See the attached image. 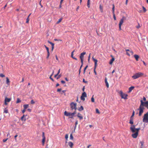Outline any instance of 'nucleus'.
Listing matches in <instances>:
<instances>
[{
	"mask_svg": "<svg viewBox=\"0 0 148 148\" xmlns=\"http://www.w3.org/2000/svg\"><path fill=\"white\" fill-rule=\"evenodd\" d=\"M10 101V99L8 98L7 97L5 98V105H7V102H9Z\"/></svg>",
	"mask_w": 148,
	"mask_h": 148,
	"instance_id": "14",
	"label": "nucleus"
},
{
	"mask_svg": "<svg viewBox=\"0 0 148 148\" xmlns=\"http://www.w3.org/2000/svg\"><path fill=\"white\" fill-rule=\"evenodd\" d=\"M134 86H131L129 88V91L128 93H130L132 90L134 88Z\"/></svg>",
	"mask_w": 148,
	"mask_h": 148,
	"instance_id": "16",
	"label": "nucleus"
},
{
	"mask_svg": "<svg viewBox=\"0 0 148 148\" xmlns=\"http://www.w3.org/2000/svg\"><path fill=\"white\" fill-rule=\"evenodd\" d=\"M143 122L148 123V112L146 114H145L143 119Z\"/></svg>",
	"mask_w": 148,
	"mask_h": 148,
	"instance_id": "6",
	"label": "nucleus"
},
{
	"mask_svg": "<svg viewBox=\"0 0 148 148\" xmlns=\"http://www.w3.org/2000/svg\"><path fill=\"white\" fill-rule=\"evenodd\" d=\"M29 18L27 17V19H26V23H29Z\"/></svg>",
	"mask_w": 148,
	"mask_h": 148,
	"instance_id": "37",
	"label": "nucleus"
},
{
	"mask_svg": "<svg viewBox=\"0 0 148 148\" xmlns=\"http://www.w3.org/2000/svg\"><path fill=\"white\" fill-rule=\"evenodd\" d=\"M129 123L130 124L132 125H133V124H134V122L133 121V118H130V120Z\"/></svg>",
	"mask_w": 148,
	"mask_h": 148,
	"instance_id": "20",
	"label": "nucleus"
},
{
	"mask_svg": "<svg viewBox=\"0 0 148 148\" xmlns=\"http://www.w3.org/2000/svg\"><path fill=\"white\" fill-rule=\"evenodd\" d=\"M27 110H28V111H29V112H31V109H29H29H27Z\"/></svg>",
	"mask_w": 148,
	"mask_h": 148,
	"instance_id": "64",
	"label": "nucleus"
},
{
	"mask_svg": "<svg viewBox=\"0 0 148 148\" xmlns=\"http://www.w3.org/2000/svg\"><path fill=\"white\" fill-rule=\"evenodd\" d=\"M134 57L137 61H138L139 56L138 55L136 54L134 55Z\"/></svg>",
	"mask_w": 148,
	"mask_h": 148,
	"instance_id": "19",
	"label": "nucleus"
},
{
	"mask_svg": "<svg viewBox=\"0 0 148 148\" xmlns=\"http://www.w3.org/2000/svg\"><path fill=\"white\" fill-rule=\"evenodd\" d=\"M17 136H18L17 135H16L14 137V138H15V140H16V138Z\"/></svg>",
	"mask_w": 148,
	"mask_h": 148,
	"instance_id": "61",
	"label": "nucleus"
},
{
	"mask_svg": "<svg viewBox=\"0 0 148 148\" xmlns=\"http://www.w3.org/2000/svg\"><path fill=\"white\" fill-rule=\"evenodd\" d=\"M26 111V109L24 108V109L22 111V112L24 113Z\"/></svg>",
	"mask_w": 148,
	"mask_h": 148,
	"instance_id": "53",
	"label": "nucleus"
},
{
	"mask_svg": "<svg viewBox=\"0 0 148 148\" xmlns=\"http://www.w3.org/2000/svg\"><path fill=\"white\" fill-rule=\"evenodd\" d=\"M105 83L106 87L108 88L109 87V84L108 83L107 81V78H106L105 79Z\"/></svg>",
	"mask_w": 148,
	"mask_h": 148,
	"instance_id": "18",
	"label": "nucleus"
},
{
	"mask_svg": "<svg viewBox=\"0 0 148 148\" xmlns=\"http://www.w3.org/2000/svg\"><path fill=\"white\" fill-rule=\"evenodd\" d=\"M140 104L138 110L139 111V115L141 116L143 112V110L144 109V106L145 107V105L148 104V101L144 102L142 100H140Z\"/></svg>",
	"mask_w": 148,
	"mask_h": 148,
	"instance_id": "2",
	"label": "nucleus"
},
{
	"mask_svg": "<svg viewBox=\"0 0 148 148\" xmlns=\"http://www.w3.org/2000/svg\"><path fill=\"white\" fill-rule=\"evenodd\" d=\"M140 143L141 144V146H140V147H143V144L144 143V142L143 141H140Z\"/></svg>",
	"mask_w": 148,
	"mask_h": 148,
	"instance_id": "27",
	"label": "nucleus"
},
{
	"mask_svg": "<svg viewBox=\"0 0 148 148\" xmlns=\"http://www.w3.org/2000/svg\"><path fill=\"white\" fill-rule=\"evenodd\" d=\"M113 15L114 20L115 21L116 20V18L114 13V14H113Z\"/></svg>",
	"mask_w": 148,
	"mask_h": 148,
	"instance_id": "41",
	"label": "nucleus"
},
{
	"mask_svg": "<svg viewBox=\"0 0 148 148\" xmlns=\"http://www.w3.org/2000/svg\"><path fill=\"white\" fill-rule=\"evenodd\" d=\"M25 116L24 114H23V115L21 117V119L22 121H24V117Z\"/></svg>",
	"mask_w": 148,
	"mask_h": 148,
	"instance_id": "32",
	"label": "nucleus"
},
{
	"mask_svg": "<svg viewBox=\"0 0 148 148\" xmlns=\"http://www.w3.org/2000/svg\"><path fill=\"white\" fill-rule=\"evenodd\" d=\"M61 82L63 84H64L65 83V81L64 80H62L61 81Z\"/></svg>",
	"mask_w": 148,
	"mask_h": 148,
	"instance_id": "56",
	"label": "nucleus"
},
{
	"mask_svg": "<svg viewBox=\"0 0 148 148\" xmlns=\"http://www.w3.org/2000/svg\"><path fill=\"white\" fill-rule=\"evenodd\" d=\"M96 112L98 114H100L99 111L98 109H96Z\"/></svg>",
	"mask_w": 148,
	"mask_h": 148,
	"instance_id": "43",
	"label": "nucleus"
},
{
	"mask_svg": "<svg viewBox=\"0 0 148 148\" xmlns=\"http://www.w3.org/2000/svg\"><path fill=\"white\" fill-rule=\"evenodd\" d=\"M77 116L79 118V119L80 120H82L83 119V117L82 116V115L79 113H78L77 114Z\"/></svg>",
	"mask_w": 148,
	"mask_h": 148,
	"instance_id": "15",
	"label": "nucleus"
},
{
	"mask_svg": "<svg viewBox=\"0 0 148 148\" xmlns=\"http://www.w3.org/2000/svg\"><path fill=\"white\" fill-rule=\"evenodd\" d=\"M48 42L50 44H51V45H52V46H54V43H53L52 42H50L49 41H48Z\"/></svg>",
	"mask_w": 148,
	"mask_h": 148,
	"instance_id": "33",
	"label": "nucleus"
},
{
	"mask_svg": "<svg viewBox=\"0 0 148 148\" xmlns=\"http://www.w3.org/2000/svg\"><path fill=\"white\" fill-rule=\"evenodd\" d=\"M46 49L47 51V52H49V48L47 47V48L46 47Z\"/></svg>",
	"mask_w": 148,
	"mask_h": 148,
	"instance_id": "58",
	"label": "nucleus"
},
{
	"mask_svg": "<svg viewBox=\"0 0 148 148\" xmlns=\"http://www.w3.org/2000/svg\"><path fill=\"white\" fill-rule=\"evenodd\" d=\"M69 145L70 146L71 148H72L73 146V143L71 142H69L68 143Z\"/></svg>",
	"mask_w": 148,
	"mask_h": 148,
	"instance_id": "17",
	"label": "nucleus"
},
{
	"mask_svg": "<svg viewBox=\"0 0 148 148\" xmlns=\"http://www.w3.org/2000/svg\"><path fill=\"white\" fill-rule=\"evenodd\" d=\"M88 65H87L84 68V72H83V73L84 74H85V72H86V69L88 68Z\"/></svg>",
	"mask_w": 148,
	"mask_h": 148,
	"instance_id": "28",
	"label": "nucleus"
},
{
	"mask_svg": "<svg viewBox=\"0 0 148 148\" xmlns=\"http://www.w3.org/2000/svg\"><path fill=\"white\" fill-rule=\"evenodd\" d=\"M73 138L72 134L71 133L70 135V139L71 140H73Z\"/></svg>",
	"mask_w": 148,
	"mask_h": 148,
	"instance_id": "29",
	"label": "nucleus"
},
{
	"mask_svg": "<svg viewBox=\"0 0 148 148\" xmlns=\"http://www.w3.org/2000/svg\"><path fill=\"white\" fill-rule=\"evenodd\" d=\"M78 110L80 111H82L84 110V108L82 106H81L78 109Z\"/></svg>",
	"mask_w": 148,
	"mask_h": 148,
	"instance_id": "23",
	"label": "nucleus"
},
{
	"mask_svg": "<svg viewBox=\"0 0 148 148\" xmlns=\"http://www.w3.org/2000/svg\"><path fill=\"white\" fill-rule=\"evenodd\" d=\"M144 74L141 72H138L135 73L133 76H132V77L134 79H136L142 76Z\"/></svg>",
	"mask_w": 148,
	"mask_h": 148,
	"instance_id": "3",
	"label": "nucleus"
},
{
	"mask_svg": "<svg viewBox=\"0 0 148 148\" xmlns=\"http://www.w3.org/2000/svg\"><path fill=\"white\" fill-rule=\"evenodd\" d=\"M92 59L95 62V64H94V73H95V75H97V73L96 71V69L97 68V63L98 62V60H97L95 59L93 57H92Z\"/></svg>",
	"mask_w": 148,
	"mask_h": 148,
	"instance_id": "4",
	"label": "nucleus"
},
{
	"mask_svg": "<svg viewBox=\"0 0 148 148\" xmlns=\"http://www.w3.org/2000/svg\"><path fill=\"white\" fill-rule=\"evenodd\" d=\"M99 8H100V10L101 11V12H103V9H102V7L101 6V5H100Z\"/></svg>",
	"mask_w": 148,
	"mask_h": 148,
	"instance_id": "35",
	"label": "nucleus"
},
{
	"mask_svg": "<svg viewBox=\"0 0 148 148\" xmlns=\"http://www.w3.org/2000/svg\"><path fill=\"white\" fill-rule=\"evenodd\" d=\"M8 138H6V139H3V142H6V141L7 140H8Z\"/></svg>",
	"mask_w": 148,
	"mask_h": 148,
	"instance_id": "51",
	"label": "nucleus"
},
{
	"mask_svg": "<svg viewBox=\"0 0 148 148\" xmlns=\"http://www.w3.org/2000/svg\"><path fill=\"white\" fill-rule=\"evenodd\" d=\"M74 51H75V50H74L71 53V57L72 58L74 57L73 56V53L74 52Z\"/></svg>",
	"mask_w": 148,
	"mask_h": 148,
	"instance_id": "36",
	"label": "nucleus"
},
{
	"mask_svg": "<svg viewBox=\"0 0 148 148\" xmlns=\"http://www.w3.org/2000/svg\"><path fill=\"white\" fill-rule=\"evenodd\" d=\"M123 18H124V17L120 21V22H119V29L120 30H121V26L122 24L123 23V21H124Z\"/></svg>",
	"mask_w": 148,
	"mask_h": 148,
	"instance_id": "13",
	"label": "nucleus"
},
{
	"mask_svg": "<svg viewBox=\"0 0 148 148\" xmlns=\"http://www.w3.org/2000/svg\"><path fill=\"white\" fill-rule=\"evenodd\" d=\"M143 100L144 101H145L146 100V99L145 97H143Z\"/></svg>",
	"mask_w": 148,
	"mask_h": 148,
	"instance_id": "57",
	"label": "nucleus"
},
{
	"mask_svg": "<svg viewBox=\"0 0 148 148\" xmlns=\"http://www.w3.org/2000/svg\"><path fill=\"white\" fill-rule=\"evenodd\" d=\"M130 129L131 132L133 133L132 134V137L134 138H136L138 134V132L140 130V128H135V125H131Z\"/></svg>",
	"mask_w": 148,
	"mask_h": 148,
	"instance_id": "1",
	"label": "nucleus"
},
{
	"mask_svg": "<svg viewBox=\"0 0 148 148\" xmlns=\"http://www.w3.org/2000/svg\"><path fill=\"white\" fill-rule=\"evenodd\" d=\"M49 55H50L49 52H47V57H46V58L47 59H48L49 58Z\"/></svg>",
	"mask_w": 148,
	"mask_h": 148,
	"instance_id": "38",
	"label": "nucleus"
},
{
	"mask_svg": "<svg viewBox=\"0 0 148 148\" xmlns=\"http://www.w3.org/2000/svg\"><path fill=\"white\" fill-rule=\"evenodd\" d=\"M68 138V135L67 134L65 135V138L66 139V140H67Z\"/></svg>",
	"mask_w": 148,
	"mask_h": 148,
	"instance_id": "45",
	"label": "nucleus"
},
{
	"mask_svg": "<svg viewBox=\"0 0 148 148\" xmlns=\"http://www.w3.org/2000/svg\"><path fill=\"white\" fill-rule=\"evenodd\" d=\"M143 8L144 12H146L147 11L146 9L143 6Z\"/></svg>",
	"mask_w": 148,
	"mask_h": 148,
	"instance_id": "46",
	"label": "nucleus"
},
{
	"mask_svg": "<svg viewBox=\"0 0 148 148\" xmlns=\"http://www.w3.org/2000/svg\"><path fill=\"white\" fill-rule=\"evenodd\" d=\"M140 25H139V24L138 23V26H136V28H137V29H139V28H140Z\"/></svg>",
	"mask_w": 148,
	"mask_h": 148,
	"instance_id": "48",
	"label": "nucleus"
},
{
	"mask_svg": "<svg viewBox=\"0 0 148 148\" xmlns=\"http://www.w3.org/2000/svg\"><path fill=\"white\" fill-rule=\"evenodd\" d=\"M114 60H115L114 58V57H112V59L110 60V62L109 64H112V63L113 61H114Z\"/></svg>",
	"mask_w": 148,
	"mask_h": 148,
	"instance_id": "21",
	"label": "nucleus"
},
{
	"mask_svg": "<svg viewBox=\"0 0 148 148\" xmlns=\"http://www.w3.org/2000/svg\"><path fill=\"white\" fill-rule=\"evenodd\" d=\"M126 51V54L129 56H130L131 55H132L134 54V52L132 50H130L129 49H126L125 50Z\"/></svg>",
	"mask_w": 148,
	"mask_h": 148,
	"instance_id": "9",
	"label": "nucleus"
},
{
	"mask_svg": "<svg viewBox=\"0 0 148 148\" xmlns=\"http://www.w3.org/2000/svg\"><path fill=\"white\" fill-rule=\"evenodd\" d=\"M87 4H90V0H88Z\"/></svg>",
	"mask_w": 148,
	"mask_h": 148,
	"instance_id": "60",
	"label": "nucleus"
},
{
	"mask_svg": "<svg viewBox=\"0 0 148 148\" xmlns=\"http://www.w3.org/2000/svg\"><path fill=\"white\" fill-rule=\"evenodd\" d=\"M5 76L2 73H1L0 74V77H5Z\"/></svg>",
	"mask_w": 148,
	"mask_h": 148,
	"instance_id": "39",
	"label": "nucleus"
},
{
	"mask_svg": "<svg viewBox=\"0 0 148 148\" xmlns=\"http://www.w3.org/2000/svg\"><path fill=\"white\" fill-rule=\"evenodd\" d=\"M112 5H113V7L112 8V13L113 14H114V13L115 6H114V4H113Z\"/></svg>",
	"mask_w": 148,
	"mask_h": 148,
	"instance_id": "25",
	"label": "nucleus"
},
{
	"mask_svg": "<svg viewBox=\"0 0 148 148\" xmlns=\"http://www.w3.org/2000/svg\"><path fill=\"white\" fill-rule=\"evenodd\" d=\"M120 94L122 98L123 99H127V97L128 96V95L127 94L123 93V92L121 91H120Z\"/></svg>",
	"mask_w": 148,
	"mask_h": 148,
	"instance_id": "7",
	"label": "nucleus"
},
{
	"mask_svg": "<svg viewBox=\"0 0 148 148\" xmlns=\"http://www.w3.org/2000/svg\"><path fill=\"white\" fill-rule=\"evenodd\" d=\"M66 90H63L62 91V92L61 93V94H62L63 93H64V95H65V92H66Z\"/></svg>",
	"mask_w": 148,
	"mask_h": 148,
	"instance_id": "44",
	"label": "nucleus"
},
{
	"mask_svg": "<svg viewBox=\"0 0 148 148\" xmlns=\"http://www.w3.org/2000/svg\"><path fill=\"white\" fill-rule=\"evenodd\" d=\"M145 107L147 109H148V104L147 105H145Z\"/></svg>",
	"mask_w": 148,
	"mask_h": 148,
	"instance_id": "63",
	"label": "nucleus"
},
{
	"mask_svg": "<svg viewBox=\"0 0 148 148\" xmlns=\"http://www.w3.org/2000/svg\"><path fill=\"white\" fill-rule=\"evenodd\" d=\"M61 88H58L57 90V92H60L61 90Z\"/></svg>",
	"mask_w": 148,
	"mask_h": 148,
	"instance_id": "50",
	"label": "nucleus"
},
{
	"mask_svg": "<svg viewBox=\"0 0 148 148\" xmlns=\"http://www.w3.org/2000/svg\"><path fill=\"white\" fill-rule=\"evenodd\" d=\"M4 112L5 113H8V110L5 108L4 110Z\"/></svg>",
	"mask_w": 148,
	"mask_h": 148,
	"instance_id": "30",
	"label": "nucleus"
},
{
	"mask_svg": "<svg viewBox=\"0 0 148 148\" xmlns=\"http://www.w3.org/2000/svg\"><path fill=\"white\" fill-rule=\"evenodd\" d=\"M51 77L52 76H50L49 77V78L51 80L53 81V82H54V79H53V78H52V77Z\"/></svg>",
	"mask_w": 148,
	"mask_h": 148,
	"instance_id": "52",
	"label": "nucleus"
},
{
	"mask_svg": "<svg viewBox=\"0 0 148 148\" xmlns=\"http://www.w3.org/2000/svg\"><path fill=\"white\" fill-rule=\"evenodd\" d=\"M70 106L72 110L74 109L75 110H76L77 109L76 107L77 104L76 103L72 102L71 103Z\"/></svg>",
	"mask_w": 148,
	"mask_h": 148,
	"instance_id": "8",
	"label": "nucleus"
},
{
	"mask_svg": "<svg viewBox=\"0 0 148 148\" xmlns=\"http://www.w3.org/2000/svg\"><path fill=\"white\" fill-rule=\"evenodd\" d=\"M86 54V52H83L80 54L79 57L81 59V63H82V64L83 62L84 56Z\"/></svg>",
	"mask_w": 148,
	"mask_h": 148,
	"instance_id": "10",
	"label": "nucleus"
},
{
	"mask_svg": "<svg viewBox=\"0 0 148 148\" xmlns=\"http://www.w3.org/2000/svg\"><path fill=\"white\" fill-rule=\"evenodd\" d=\"M21 101L19 98H18L17 99V101L16 102V103H19L21 102Z\"/></svg>",
	"mask_w": 148,
	"mask_h": 148,
	"instance_id": "34",
	"label": "nucleus"
},
{
	"mask_svg": "<svg viewBox=\"0 0 148 148\" xmlns=\"http://www.w3.org/2000/svg\"><path fill=\"white\" fill-rule=\"evenodd\" d=\"M87 97V95L85 92H83L82 94V96L81 97V99L82 100L84 101L85 100V97Z\"/></svg>",
	"mask_w": 148,
	"mask_h": 148,
	"instance_id": "11",
	"label": "nucleus"
},
{
	"mask_svg": "<svg viewBox=\"0 0 148 148\" xmlns=\"http://www.w3.org/2000/svg\"><path fill=\"white\" fill-rule=\"evenodd\" d=\"M60 69L59 70H58V72L57 74V75H58L59 74V73H60Z\"/></svg>",
	"mask_w": 148,
	"mask_h": 148,
	"instance_id": "59",
	"label": "nucleus"
},
{
	"mask_svg": "<svg viewBox=\"0 0 148 148\" xmlns=\"http://www.w3.org/2000/svg\"><path fill=\"white\" fill-rule=\"evenodd\" d=\"M90 54H91V53H90L89 55V56H88V60L89 61L90 59Z\"/></svg>",
	"mask_w": 148,
	"mask_h": 148,
	"instance_id": "54",
	"label": "nucleus"
},
{
	"mask_svg": "<svg viewBox=\"0 0 148 148\" xmlns=\"http://www.w3.org/2000/svg\"><path fill=\"white\" fill-rule=\"evenodd\" d=\"M24 108L26 109L27 108L29 107V105L28 104H25L23 106Z\"/></svg>",
	"mask_w": 148,
	"mask_h": 148,
	"instance_id": "24",
	"label": "nucleus"
},
{
	"mask_svg": "<svg viewBox=\"0 0 148 148\" xmlns=\"http://www.w3.org/2000/svg\"><path fill=\"white\" fill-rule=\"evenodd\" d=\"M83 82H84V83H87V81H85V79H83Z\"/></svg>",
	"mask_w": 148,
	"mask_h": 148,
	"instance_id": "62",
	"label": "nucleus"
},
{
	"mask_svg": "<svg viewBox=\"0 0 148 148\" xmlns=\"http://www.w3.org/2000/svg\"><path fill=\"white\" fill-rule=\"evenodd\" d=\"M72 113L68 112L66 111L64 112V114L66 116H69V118L73 119V116Z\"/></svg>",
	"mask_w": 148,
	"mask_h": 148,
	"instance_id": "5",
	"label": "nucleus"
},
{
	"mask_svg": "<svg viewBox=\"0 0 148 148\" xmlns=\"http://www.w3.org/2000/svg\"><path fill=\"white\" fill-rule=\"evenodd\" d=\"M134 114H135V112H134V111L132 113V115L130 118H133L132 117L134 116Z\"/></svg>",
	"mask_w": 148,
	"mask_h": 148,
	"instance_id": "42",
	"label": "nucleus"
},
{
	"mask_svg": "<svg viewBox=\"0 0 148 148\" xmlns=\"http://www.w3.org/2000/svg\"><path fill=\"white\" fill-rule=\"evenodd\" d=\"M93 97H94V95H93L91 99V101L92 102H95V100H94V99Z\"/></svg>",
	"mask_w": 148,
	"mask_h": 148,
	"instance_id": "31",
	"label": "nucleus"
},
{
	"mask_svg": "<svg viewBox=\"0 0 148 148\" xmlns=\"http://www.w3.org/2000/svg\"><path fill=\"white\" fill-rule=\"evenodd\" d=\"M31 103L32 104H34L35 103V102L33 100H32L31 101Z\"/></svg>",
	"mask_w": 148,
	"mask_h": 148,
	"instance_id": "40",
	"label": "nucleus"
},
{
	"mask_svg": "<svg viewBox=\"0 0 148 148\" xmlns=\"http://www.w3.org/2000/svg\"><path fill=\"white\" fill-rule=\"evenodd\" d=\"M72 114H73V116H74V115L76 113V111L75 110L72 113Z\"/></svg>",
	"mask_w": 148,
	"mask_h": 148,
	"instance_id": "55",
	"label": "nucleus"
},
{
	"mask_svg": "<svg viewBox=\"0 0 148 148\" xmlns=\"http://www.w3.org/2000/svg\"><path fill=\"white\" fill-rule=\"evenodd\" d=\"M42 144L43 145H44L45 144L46 138L45 135V133L44 132H42Z\"/></svg>",
	"mask_w": 148,
	"mask_h": 148,
	"instance_id": "12",
	"label": "nucleus"
},
{
	"mask_svg": "<svg viewBox=\"0 0 148 148\" xmlns=\"http://www.w3.org/2000/svg\"><path fill=\"white\" fill-rule=\"evenodd\" d=\"M6 84H8V85H9L10 84V81L8 77H7L6 78Z\"/></svg>",
	"mask_w": 148,
	"mask_h": 148,
	"instance_id": "22",
	"label": "nucleus"
},
{
	"mask_svg": "<svg viewBox=\"0 0 148 148\" xmlns=\"http://www.w3.org/2000/svg\"><path fill=\"white\" fill-rule=\"evenodd\" d=\"M62 18H60L58 20V21L56 23L57 24L59 23H60L61 21L62 20Z\"/></svg>",
	"mask_w": 148,
	"mask_h": 148,
	"instance_id": "26",
	"label": "nucleus"
},
{
	"mask_svg": "<svg viewBox=\"0 0 148 148\" xmlns=\"http://www.w3.org/2000/svg\"><path fill=\"white\" fill-rule=\"evenodd\" d=\"M61 75L60 74V75H59L58 77H57L56 79H59V78H60L61 77Z\"/></svg>",
	"mask_w": 148,
	"mask_h": 148,
	"instance_id": "47",
	"label": "nucleus"
},
{
	"mask_svg": "<svg viewBox=\"0 0 148 148\" xmlns=\"http://www.w3.org/2000/svg\"><path fill=\"white\" fill-rule=\"evenodd\" d=\"M77 124H78V121L77 120H76L75 122V127H76Z\"/></svg>",
	"mask_w": 148,
	"mask_h": 148,
	"instance_id": "49",
	"label": "nucleus"
}]
</instances>
